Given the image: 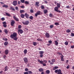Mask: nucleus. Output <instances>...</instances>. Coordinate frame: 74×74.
I'll return each mask as SVG.
<instances>
[{"label":"nucleus","mask_w":74,"mask_h":74,"mask_svg":"<svg viewBox=\"0 0 74 74\" xmlns=\"http://www.w3.org/2000/svg\"><path fill=\"white\" fill-rule=\"evenodd\" d=\"M59 69V67L58 66H55L53 68V70H55L56 69Z\"/></svg>","instance_id":"obj_18"},{"label":"nucleus","mask_w":74,"mask_h":74,"mask_svg":"<svg viewBox=\"0 0 74 74\" xmlns=\"http://www.w3.org/2000/svg\"><path fill=\"white\" fill-rule=\"evenodd\" d=\"M24 3L25 4H29V2L27 1H25V2Z\"/></svg>","instance_id":"obj_41"},{"label":"nucleus","mask_w":74,"mask_h":74,"mask_svg":"<svg viewBox=\"0 0 74 74\" xmlns=\"http://www.w3.org/2000/svg\"><path fill=\"white\" fill-rule=\"evenodd\" d=\"M54 10L56 11L57 10H59V8L58 7L56 6V7H55L54 8Z\"/></svg>","instance_id":"obj_26"},{"label":"nucleus","mask_w":74,"mask_h":74,"mask_svg":"<svg viewBox=\"0 0 74 74\" xmlns=\"http://www.w3.org/2000/svg\"><path fill=\"white\" fill-rule=\"evenodd\" d=\"M56 11L57 12H60H60H61V11H60L59 10H57V11Z\"/></svg>","instance_id":"obj_55"},{"label":"nucleus","mask_w":74,"mask_h":74,"mask_svg":"<svg viewBox=\"0 0 74 74\" xmlns=\"http://www.w3.org/2000/svg\"><path fill=\"white\" fill-rule=\"evenodd\" d=\"M51 61L53 62V63H55V59H53L51 60Z\"/></svg>","instance_id":"obj_40"},{"label":"nucleus","mask_w":74,"mask_h":74,"mask_svg":"<svg viewBox=\"0 0 74 74\" xmlns=\"http://www.w3.org/2000/svg\"><path fill=\"white\" fill-rule=\"evenodd\" d=\"M50 64H51V65H53V62H50Z\"/></svg>","instance_id":"obj_52"},{"label":"nucleus","mask_w":74,"mask_h":74,"mask_svg":"<svg viewBox=\"0 0 74 74\" xmlns=\"http://www.w3.org/2000/svg\"><path fill=\"white\" fill-rule=\"evenodd\" d=\"M38 4H39V2L37 1L36 2L35 5L36 6H37V7H39V5Z\"/></svg>","instance_id":"obj_13"},{"label":"nucleus","mask_w":74,"mask_h":74,"mask_svg":"<svg viewBox=\"0 0 74 74\" xmlns=\"http://www.w3.org/2000/svg\"><path fill=\"white\" fill-rule=\"evenodd\" d=\"M57 7H58V8H60V5L59 3H57Z\"/></svg>","instance_id":"obj_27"},{"label":"nucleus","mask_w":74,"mask_h":74,"mask_svg":"<svg viewBox=\"0 0 74 74\" xmlns=\"http://www.w3.org/2000/svg\"><path fill=\"white\" fill-rule=\"evenodd\" d=\"M46 73L47 74H49V73H50V71L49 70H47Z\"/></svg>","instance_id":"obj_28"},{"label":"nucleus","mask_w":74,"mask_h":74,"mask_svg":"<svg viewBox=\"0 0 74 74\" xmlns=\"http://www.w3.org/2000/svg\"><path fill=\"white\" fill-rule=\"evenodd\" d=\"M21 1L22 3H23L25 2V0H21Z\"/></svg>","instance_id":"obj_51"},{"label":"nucleus","mask_w":74,"mask_h":74,"mask_svg":"<svg viewBox=\"0 0 74 74\" xmlns=\"http://www.w3.org/2000/svg\"><path fill=\"white\" fill-rule=\"evenodd\" d=\"M15 22L14 20H12V21L10 23V25L12 26H14V25L15 24Z\"/></svg>","instance_id":"obj_7"},{"label":"nucleus","mask_w":74,"mask_h":74,"mask_svg":"<svg viewBox=\"0 0 74 74\" xmlns=\"http://www.w3.org/2000/svg\"><path fill=\"white\" fill-rule=\"evenodd\" d=\"M43 62H45V63H47V61L46 60H44Z\"/></svg>","instance_id":"obj_62"},{"label":"nucleus","mask_w":74,"mask_h":74,"mask_svg":"<svg viewBox=\"0 0 74 74\" xmlns=\"http://www.w3.org/2000/svg\"><path fill=\"white\" fill-rule=\"evenodd\" d=\"M66 31L67 33H70V32H71V30L68 29L66 30Z\"/></svg>","instance_id":"obj_24"},{"label":"nucleus","mask_w":74,"mask_h":74,"mask_svg":"<svg viewBox=\"0 0 74 74\" xmlns=\"http://www.w3.org/2000/svg\"><path fill=\"white\" fill-rule=\"evenodd\" d=\"M8 52H9V51H8V50L6 49L5 50V55H8Z\"/></svg>","instance_id":"obj_12"},{"label":"nucleus","mask_w":74,"mask_h":74,"mask_svg":"<svg viewBox=\"0 0 74 74\" xmlns=\"http://www.w3.org/2000/svg\"><path fill=\"white\" fill-rule=\"evenodd\" d=\"M44 14H46V13H47V12H48V11L47 10H44Z\"/></svg>","instance_id":"obj_32"},{"label":"nucleus","mask_w":74,"mask_h":74,"mask_svg":"<svg viewBox=\"0 0 74 74\" xmlns=\"http://www.w3.org/2000/svg\"><path fill=\"white\" fill-rule=\"evenodd\" d=\"M25 15L26 18L28 19L29 18V14H27V13H25Z\"/></svg>","instance_id":"obj_10"},{"label":"nucleus","mask_w":74,"mask_h":74,"mask_svg":"<svg viewBox=\"0 0 74 74\" xmlns=\"http://www.w3.org/2000/svg\"><path fill=\"white\" fill-rule=\"evenodd\" d=\"M48 42L49 44H51V43H52V41L51 40H49Z\"/></svg>","instance_id":"obj_61"},{"label":"nucleus","mask_w":74,"mask_h":74,"mask_svg":"<svg viewBox=\"0 0 74 74\" xmlns=\"http://www.w3.org/2000/svg\"><path fill=\"white\" fill-rule=\"evenodd\" d=\"M38 62H39L41 64H42V65L43 66H47V64L45 63H43V61L42 60H40V59H38Z\"/></svg>","instance_id":"obj_2"},{"label":"nucleus","mask_w":74,"mask_h":74,"mask_svg":"<svg viewBox=\"0 0 74 74\" xmlns=\"http://www.w3.org/2000/svg\"><path fill=\"white\" fill-rule=\"evenodd\" d=\"M23 24L25 25H28L29 23V21H24L22 22Z\"/></svg>","instance_id":"obj_4"},{"label":"nucleus","mask_w":74,"mask_h":74,"mask_svg":"<svg viewBox=\"0 0 74 74\" xmlns=\"http://www.w3.org/2000/svg\"><path fill=\"white\" fill-rule=\"evenodd\" d=\"M58 54V55H62V53H61L60 52H58L57 53Z\"/></svg>","instance_id":"obj_46"},{"label":"nucleus","mask_w":74,"mask_h":74,"mask_svg":"<svg viewBox=\"0 0 74 74\" xmlns=\"http://www.w3.org/2000/svg\"><path fill=\"white\" fill-rule=\"evenodd\" d=\"M10 9L11 10H12V11H15V9H14V8L12 7H10Z\"/></svg>","instance_id":"obj_30"},{"label":"nucleus","mask_w":74,"mask_h":74,"mask_svg":"<svg viewBox=\"0 0 74 74\" xmlns=\"http://www.w3.org/2000/svg\"><path fill=\"white\" fill-rule=\"evenodd\" d=\"M23 60L25 64H26L28 63V60L27 59V58H24Z\"/></svg>","instance_id":"obj_3"},{"label":"nucleus","mask_w":74,"mask_h":74,"mask_svg":"<svg viewBox=\"0 0 74 74\" xmlns=\"http://www.w3.org/2000/svg\"><path fill=\"white\" fill-rule=\"evenodd\" d=\"M27 52V50L26 49H25L24 50V53L25 54H26V53Z\"/></svg>","instance_id":"obj_22"},{"label":"nucleus","mask_w":74,"mask_h":74,"mask_svg":"<svg viewBox=\"0 0 74 74\" xmlns=\"http://www.w3.org/2000/svg\"><path fill=\"white\" fill-rule=\"evenodd\" d=\"M41 12L40 11H38L35 14V15L36 17H37L38 15H39L40 14Z\"/></svg>","instance_id":"obj_8"},{"label":"nucleus","mask_w":74,"mask_h":74,"mask_svg":"<svg viewBox=\"0 0 74 74\" xmlns=\"http://www.w3.org/2000/svg\"><path fill=\"white\" fill-rule=\"evenodd\" d=\"M24 11L23 10H21L20 11V12L22 14L23 13V12H24Z\"/></svg>","instance_id":"obj_31"},{"label":"nucleus","mask_w":74,"mask_h":74,"mask_svg":"<svg viewBox=\"0 0 74 74\" xmlns=\"http://www.w3.org/2000/svg\"><path fill=\"white\" fill-rule=\"evenodd\" d=\"M29 19H31V20H33V17L32 16H31L29 17Z\"/></svg>","instance_id":"obj_35"},{"label":"nucleus","mask_w":74,"mask_h":74,"mask_svg":"<svg viewBox=\"0 0 74 74\" xmlns=\"http://www.w3.org/2000/svg\"><path fill=\"white\" fill-rule=\"evenodd\" d=\"M41 9L42 10H43V9H44L45 8V7H44V5H42L41 6Z\"/></svg>","instance_id":"obj_36"},{"label":"nucleus","mask_w":74,"mask_h":74,"mask_svg":"<svg viewBox=\"0 0 74 74\" xmlns=\"http://www.w3.org/2000/svg\"><path fill=\"white\" fill-rule=\"evenodd\" d=\"M58 74H62V71L60 69L58 70Z\"/></svg>","instance_id":"obj_15"},{"label":"nucleus","mask_w":74,"mask_h":74,"mask_svg":"<svg viewBox=\"0 0 74 74\" xmlns=\"http://www.w3.org/2000/svg\"><path fill=\"white\" fill-rule=\"evenodd\" d=\"M5 14L6 15H7L8 16L10 17L11 16V14H10L9 13H8L7 12H5Z\"/></svg>","instance_id":"obj_19"},{"label":"nucleus","mask_w":74,"mask_h":74,"mask_svg":"<svg viewBox=\"0 0 74 74\" xmlns=\"http://www.w3.org/2000/svg\"><path fill=\"white\" fill-rule=\"evenodd\" d=\"M30 12H32V13H33L34 12V11H33V10L32 9H31L30 10Z\"/></svg>","instance_id":"obj_54"},{"label":"nucleus","mask_w":74,"mask_h":74,"mask_svg":"<svg viewBox=\"0 0 74 74\" xmlns=\"http://www.w3.org/2000/svg\"><path fill=\"white\" fill-rule=\"evenodd\" d=\"M3 40H4V41H7L8 40V39H7V38H3Z\"/></svg>","instance_id":"obj_50"},{"label":"nucleus","mask_w":74,"mask_h":74,"mask_svg":"<svg viewBox=\"0 0 74 74\" xmlns=\"http://www.w3.org/2000/svg\"><path fill=\"white\" fill-rule=\"evenodd\" d=\"M66 8H70V6L69 5H67L66 7Z\"/></svg>","instance_id":"obj_57"},{"label":"nucleus","mask_w":74,"mask_h":74,"mask_svg":"<svg viewBox=\"0 0 74 74\" xmlns=\"http://www.w3.org/2000/svg\"><path fill=\"white\" fill-rule=\"evenodd\" d=\"M71 48H72V49H73L74 48V45L72 46H71Z\"/></svg>","instance_id":"obj_64"},{"label":"nucleus","mask_w":74,"mask_h":74,"mask_svg":"<svg viewBox=\"0 0 74 74\" xmlns=\"http://www.w3.org/2000/svg\"><path fill=\"white\" fill-rule=\"evenodd\" d=\"M13 18L15 19V20L17 22H18L19 21V19H18V18L16 17L15 16H13Z\"/></svg>","instance_id":"obj_11"},{"label":"nucleus","mask_w":74,"mask_h":74,"mask_svg":"<svg viewBox=\"0 0 74 74\" xmlns=\"http://www.w3.org/2000/svg\"><path fill=\"white\" fill-rule=\"evenodd\" d=\"M4 32L5 34H8V31L7 30V29H4Z\"/></svg>","instance_id":"obj_21"},{"label":"nucleus","mask_w":74,"mask_h":74,"mask_svg":"<svg viewBox=\"0 0 74 74\" xmlns=\"http://www.w3.org/2000/svg\"><path fill=\"white\" fill-rule=\"evenodd\" d=\"M1 19L2 21H4L5 20V18H4L3 17L1 18Z\"/></svg>","instance_id":"obj_44"},{"label":"nucleus","mask_w":74,"mask_h":74,"mask_svg":"<svg viewBox=\"0 0 74 74\" xmlns=\"http://www.w3.org/2000/svg\"><path fill=\"white\" fill-rule=\"evenodd\" d=\"M58 71H59V70L57 69L55 71V73H58Z\"/></svg>","instance_id":"obj_49"},{"label":"nucleus","mask_w":74,"mask_h":74,"mask_svg":"<svg viewBox=\"0 0 74 74\" xmlns=\"http://www.w3.org/2000/svg\"><path fill=\"white\" fill-rule=\"evenodd\" d=\"M12 4L13 5H14V6H16V5H17V1H13L12 3Z\"/></svg>","instance_id":"obj_9"},{"label":"nucleus","mask_w":74,"mask_h":74,"mask_svg":"<svg viewBox=\"0 0 74 74\" xmlns=\"http://www.w3.org/2000/svg\"><path fill=\"white\" fill-rule=\"evenodd\" d=\"M13 39L14 40H18V38H16V37H15L13 38Z\"/></svg>","instance_id":"obj_45"},{"label":"nucleus","mask_w":74,"mask_h":74,"mask_svg":"<svg viewBox=\"0 0 74 74\" xmlns=\"http://www.w3.org/2000/svg\"><path fill=\"white\" fill-rule=\"evenodd\" d=\"M64 44L66 45H68V44H69V43L68 42L66 41L65 42Z\"/></svg>","instance_id":"obj_34"},{"label":"nucleus","mask_w":74,"mask_h":74,"mask_svg":"<svg viewBox=\"0 0 74 74\" xmlns=\"http://www.w3.org/2000/svg\"><path fill=\"white\" fill-rule=\"evenodd\" d=\"M53 26H54L53 25H50L49 27H50V28L52 29V28H53Z\"/></svg>","instance_id":"obj_38"},{"label":"nucleus","mask_w":74,"mask_h":74,"mask_svg":"<svg viewBox=\"0 0 74 74\" xmlns=\"http://www.w3.org/2000/svg\"><path fill=\"white\" fill-rule=\"evenodd\" d=\"M8 42H5L4 43V45L5 46H7V45H8Z\"/></svg>","instance_id":"obj_25"},{"label":"nucleus","mask_w":74,"mask_h":74,"mask_svg":"<svg viewBox=\"0 0 74 74\" xmlns=\"http://www.w3.org/2000/svg\"><path fill=\"white\" fill-rule=\"evenodd\" d=\"M2 23L3 24V25H6V22H3Z\"/></svg>","instance_id":"obj_58"},{"label":"nucleus","mask_w":74,"mask_h":74,"mask_svg":"<svg viewBox=\"0 0 74 74\" xmlns=\"http://www.w3.org/2000/svg\"><path fill=\"white\" fill-rule=\"evenodd\" d=\"M28 71L29 73V74H33V72H32V71Z\"/></svg>","instance_id":"obj_39"},{"label":"nucleus","mask_w":74,"mask_h":74,"mask_svg":"<svg viewBox=\"0 0 74 74\" xmlns=\"http://www.w3.org/2000/svg\"><path fill=\"white\" fill-rule=\"evenodd\" d=\"M3 7H5V8H7L8 7V5H3L2 6Z\"/></svg>","instance_id":"obj_17"},{"label":"nucleus","mask_w":74,"mask_h":74,"mask_svg":"<svg viewBox=\"0 0 74 74\" xmlns=\"http://www.w3.org/2000/svg\"><path fill=\"white\" fill-rule=\"evenodd\" d=\"M71 37H74V34L73 33H71Z\"/></svg>","instance_id":"obj_48"},{"label":"nucleus","mask_w":74,"mask_h":74,"mask_svg":"<svg viewBox=\"0 0 74 74\" xmlns=\"http://www.w3.org/2000/svg\"><path fill=\"white\" fill-rule=\"evenodd\" d=\"M55 25H59V23H58L56 22V23H55Z\"/></svg>","instance_id":"obj_47"},{"label":"nucleus","mask_w":74,"mask_h":74,"mask_svg":"<svg viewBox=\"0 0 74 74\" xmlns=\"http://www.w3.org/2000/svg\"><path fill=\"white\" fill-rule=\"evenodd\" d=\"M45 35L46 37V38H49L50 37V35H49V34L47 32L46 33V34H45Z\"/></svg>","instance_id":"obj_6"},{"label":"nucleus","mask_w":74,"mask_h":74,"mask_svg":"<svg viewBox=\"0 0 74 74\" xmlns=\"http://www.w3.org/2000/svg\"><path fill=\"white\" fill-rule=\"evenodd\" d=\"M5 69V71H8V66H6L4 68Z\"/></svg>","instance_id":"obj_16"},{"label":"nucleus","mask_w":74,"mask_h":74,"mask_svg":"<svg viewBox=\"0 0 74 74\" xmlns=\"http://www.w3.org/2000/svg\"><path fill=\"white\" fill-rule=\"evenodd\" d=\"M55 43L56 44V45H58L59 44V43H58V41L56 40H55Z\"/></svg>","instance_id":"obj_29"},{"label":"nucleus","mask_w":74,"mask_h":74,"mask_svg":"<svg viewBox=\"0 0 74 74\" xmlns=\"http://www.w3.org/2000/svg\"><path fill=\"white\" fill-rule=\"evenodd\" d=\"M49 16H50V17H53V14L51 13H50L49 14Z\"/></svg>","instance_id":"obj_33"},{"label":"nucleus","mask_w":74,"mask_h":74,"mask_svg":"<svg viewBox=\"0 0 74 74\" xmlns=\"http://www.w3.org/2000/svg\"><path fill=\"white\" fill-rule=\"evenodd\" d=\"M3 26L4 27H7V25L6 24L4 25H3Z\"/></svg>","instance_id":"obj_56"},{"label":"nucleus","mask_w":74,"mask_h":74,"mask_svg":"<svg viewBox=\"0 0 74 74\" xmlns=\"http://www.w3.org/2000/svg\"><path fill=\"white\" fill-rule=\"evenodd\" d=\"M70 68V65H68L66 67V68L67 69H69Z\"/></svg>","instance_id":"obj_59"},{"label":"nucleus","mask_w":74,"mask_h":74,"mask_svg":"<svg viewBox=\"0 0 74 74\" xmlns=\"http://www.w3.org/2000/svg\"><path fill=\"white\" fill-rule=\"evenodd\" d=\"M17 36V34L16 33L14 32L13 33V34L11 35L10 37H11V38H14V37H16Z\"/></svg>","instance_id":"obj_1"},{"label":"nucleus","mask_w":74,"mask_h":74,"mask_svg":"<svg viewBox=\"0 0 74 74\" xmlns=\"http://www.w3.org/2000/svg\"><path fill=\"white\" fill-rule=\"evenodd\" d=\"M37 41H42V39L38 38L37 39Z\"/></svg>","instance_id":"obj_37"},{"label":"nucleus","mask_w":74,"mask_h":74,"mask_svg":"<svg viewBox=\"0 0 74 74\" xmlns=\"http://www.w3.org/2000/svg\"><path fill=\"white\" fill-rule=\"evenodd\" d=\"M43 71H44V69H43L40 68L39 69V72H41Z\"/></svg>","instance_id":"obj_20"},{"label":"nucleus","mask_w":74,"mask_h":74,"mask_svg":"<svg viewBox=\"0 0 74 74\" xmlns=\"http://www.w3.org/2000/svg\"><path fill=\"white\" fill-rule=\"evenodd\" d=\"M61 60L62 61V62H64V59H63V58H61Z\"/></svg>","instance_id":"obj_60"},{"label":"nucleus","mask_w":74,"mask_h":74,"mask_svg":"<svg viewBox=\"0 0 74 74\" xmlns=\"http://www.w3.org/2000/svg\"><path fill=\"white\" fill-rule=\"evenodd\" d=\"M21 27H22V26L21 25H19L18 26V29H21Z\"/></svg>","instance_id":"obj_53"},{"label":"nucleus","mask_w":74,"mask_h":74,"mask_svg":"<svg viewBox=\"0 0 74 74\" xmlns=\"http://www.w3.org/2000/svg\"><path fill=\"white\" fill-rule=\"evenodd\" d=\"M24 74H29V73H28V72H25L24 73Z\"/></svg>","instance_id":"obj_63"},{"label":"nucleus","mask_w":74,"mask_h":74,"mask_svg":"<svg viewBox=\"0 0 74 74\" xmlns=\"http://www.w3.org/2000/svg\"><path fill=\"white\" fill-rule=\"evenodd\" d=\"M18 32L20 33V34H22L23 33V31L22 29H18Z\"/></svg>","instance_id":"obj_14"},{"label":"nucleus","mask_w":74,"mask_h":74,"mask_svg":"<svg viewBox=\"0 0 74 74\" xmlns=\"http://www.w3.org/2000/svg\"><path fill=\"white\" fill-rule=\"evenodd\" d=\"M33 44L34 45L36 46V44H37V43L36 42H33Z\"/></svg>","instance_id":"obj_42"},{"label":"nucleus","mask_w":74,"mask_h":74,"mask_svg":"<svg viewBox=\"0 0 74 74\" xmlns=\"http://www.w3.org/2000/svg\"><path fill=\"white\" fill-rule=\"evenodd\" d=\"M20 16L22 18H24L25 17V15L23 14H21Z\"/></svg>","instance_id":"obj_23"},{"label":"nucleus","mask_w":74,"mask_h":74,"mask_svg":"<svg viewBox=\"0 0 74 74\" xmlns=\"http://www.w3.org/2000/svg\"><path fill=\"white\" fill-rule=\"evenodd\" d=\"M25 71H29V69L28 68H26L25 69Z\"/></svg>","instance_id":"obj_43"},{"label":"nucleus","mask_w":74,"mask_h":74,"mask_svg":"<svg viewBox=\"0 0 74 74\" xmlns=\"http://www.w3.org/2000/svg\"><path fill=\"white\" fill-rule=\"evenodd\" d=\"M39 53L40 54V58H42L43 56V53H44V51H39Z\"/></svg>","instance_id":"obj_5"}]
</instances>
